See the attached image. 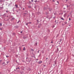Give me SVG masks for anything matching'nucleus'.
<instances>
[{"instance_id":"f257e3e1","label":"nucleus","mask_w":74,"mask_h":74,"mask_svg":"<svg viewBox=\"0 0 74 74\" xmlns=\"http://www.w3.org/2000/svg\"><path fill=\"white\" fill-rule=\"evenodd\" d=\"M42 63V62L41 61H40L38 62V64H40V63Z\"/></svg>"},{"instance_id":"f03ea898","label":"nucleus","mask_w":74,"mask_h":74,"mask_svg":"<svg viewBox=\"0 0 74 74\" xmlns=\"http://www.w3.org/2000/svg\"><path fill=\"white\" fill-rule=\"evenodd\" d=\"M20 68L19 67H18L16 68V70H17V69H20Z\"/></svg>"},{"instance_id":"7ed1b4c3","label":"nucleus","mask_w":74,"mask_h":74,"mask_svg":"<svg viewBox=\"0 0 74 74\" xmlns=\"http://www.w3.org/2000/svg\"><path fill=\"white\" fill-rule=\"evenodd\" d=\"M15 6L16 7H18V5H15Z\"/></svg>"},{"instance_id":"20e7f679","label":"nucleus","mask_w":74,"mask_h":74,"mask_svg":"<svg viewBox=\"0 0 74 74\" xmlns=\"http://www.w3.org/2000/svg\"><path fill=\"white\" fill-rule=\"evenodd\" d=\"M61 19H62V20H64V18H61Z\"/></svg>"},{"instance_id":"39448f33","label":"nucleus","mask_w":74,"mask_h":74,"mask_svg":"<svg viewBox=\"0 0 74 74\" xmlns=\"http://www.w3.org/2000/svg\"><path fill=\"white\" fill-rule=\"evenodd\" d=\"M69 21H71V18H69Z\"/></svg>"},{"instance_id":"423d86ee","label":"nucleus","mask_w":74,"mask_h":74,"mask_svg":"<svg viewBox=\"0 0 74 74\" xmlns=\"http://www.w3.org/2000/svg\"><path fill=\"white\" fill-rule=\"evenodd\" d=\"M23 50H25V47H24V49H23Z\"/></svg>"},{"instance_id":"0eeeda50","label":"nucleus","mask_w":74,"mask_h":74,"mask_svg":"<svg viewBox=\"0 0 74 74\" xmlns=\"http://www.w3.org/2000/svg\"><path fill=\"white\" fill-rule=\"evenodd\" d=\"M0 26H2V24H1V23L0 24Z\"/></svg>"},{"instance_id":"6e6552de","label":"nucleus","mask_w":74,"mask_h":74,"mask_svg":"<svg viewBox=\"0 0 74 74\" xmlns=\"http://www.w3.org/2000/svg\"><path fill=\"white\" fill-rule=\"evenodd\" d=\"M28 24H29V23H27V24H26V25H28Z\"/></svg>"},{"instance_id":"1a4fd4ad","label":"nucleus","mask_w":74,"mask_h":74,"mask_svg":"<svg viewBox=\"0 0 74 74\" xmlns=\"http://www.w3.org/2000/svg\"><path fill=\"white\" fill-rule=\"evenodd\" d=\"M57 51H59V49H58V48H57Z\"/></svg>"},{"instance_id":"9d476101","label":"nucleus","mask_w":74,"mask_h":74,"mask_svg":"<svg viewBox=\"0 0 74 74\" xmlns=\"http://www.w3.org/2000/svg\"><path fill=\"white\" fill-rule=\"evenodd\" d=\"M43 66L44 67H46V66L45 65H44Z\"/></svg>"},{"instance_id":"9b49d317","label":"nucleus","mask_w":74,"mask_h":74,"mask_svg":"<svg viewBox=\"0 0 74 74\" xmlns=\"http://www.w3.org/2000/svg\"><path fill=\"white\" fill-rule=\"evenodd\" d=\"M31 1L33 2V0H31Z\"/></svg>"},{"instance_id":"f8f14e48","label":"nucleus","mask_w":74,"mask_h":74,"mask_svg":"<svg viewBox=\"0 0 74 74\" xmlns=\"http://www.w3.org/2000/svg\"><path fill=\"white\" fill-rule=\"evenodd\" d=\"M6 58H7V57H9V56H6Z\"/></svg>"},{"instance_id":"ddd939ff","label":"nucleus","mask_w":74,"mask_h":74,"mask_svg":"<svg viewBox=\"0 0 74 74\" xmlns=\"http://www.w3.org/2000/svg\"><path fill=\"white\" fill-rule=\"evenodd\" d=\"M37 21L38 23V20H37Z\"/></svg>"},{"instance_id":"4468645a","label":"nucleus","mask_w":74,"mask_h":74,"mask_svg":"<svg viewBox=\"0 0 74 74\" xmlns=\"http://www.w3.org/2000/svg\"><path fill=\"white\" fill-rule=\"evenodd\" d=\"M57 3H58L59 4V2H58V1H57Z\"/></svg>"},{"instance_id":"2eb2a0df","label":"nucleus","mask_w":74,"mask_h":74,"mask_svg":"<svg viewBox=\"0 0 74 74\" xmlns=\"http://www.w3.org/2000/svg\"><path fill=\"white\" fill-rule=\"evenodd\" d=\"M40 51V50H39L38 51V53H39V51Z\"/></svg>"},{"instance_id":"dca6fc26","label":"nucleus","mask_w":74,"mask_h":74,"mask_svg":"<svg viewBox=\"0 0 74 74\" xmlns=\"http://www.w3.org/2000/svg\"><path fill=\"white\" fill-rule=\"evenodd\" d=\"M53 1L54 2V1H55L54 0H53Z\"/></svg>"},{"instance_id":"f3484780","label":"nucleus","mask_w":74,"mask_h":74,"mask_svg":"<svg viewBox=\"0 0 74 74\" xmlns=\"http://www.w3.org/2000/svg\"><path fill=\"white\" fill-rule=\"evenodd\" d=\"M6 12H8V11H6Z\"/></svg>"},{"instance_id":"a211bd4d","label":"nucleus","mask_w":74,"mask_h":74,"mask_svg":"<svg viewBox=\"0 0 74 74\" xmlns=\"http://www.w3.org/2000/svg\"><path fill=\"white\" fill-rule=\"evenodd\" d=\"M28 23H31V22H29Z\"/></svg>"},{"instance_id":"6ab92c4d","label":"nucleus","mask_w":74,"mask_h":74,"mask_svg":"<svg viewBox=\"0 0 74 74\" xmlns=\"http://www.w3.org/2000/svg\"><path fill=\"white\" fill-rule=\"evenodd\" d=\"M22 33V32H21V33Z\"/></svg>"},{"instance_id":"aec40b11","label":"nucleus","mask_w":74,"mask_h":74,"mask_svg":"<svg viewBox=\"0 0 74 74\" xmlns=\"http://www.w3.org/2000/svg\"><path fill=\"white\" fill-rule=\"evenodd\" d=\"M48 59V58H47L46 59L47 60Z\"/></svg>"},{"instance_id":"412c9836","label":"nucleus","mask_w":74,"mask_h":74,"mask_svg":"<svg viewBox=\"0 0 74 74\" xmlns=\"http://www.w3.org/2000/svg\"><path fill=\"white\" fill-rule=\"evenodd\" d=\"M51 43H52V42H51Z\"/></svg>"},{"instance_id":"4be33fe9","label":"nucleus","mask_w":74,"mask_h":74,"mask_svg":"<svg viewBox=\"0 0 74 74\" xmlns=\"http://www.w3.org/2000/svg\"><path fill=\"white\" fill-rule=\"evenodd\" d=\"M24 8H23V10H24Z\"/></svg>"},{"instance_id":"5701e85b","label":"nucleus","mask_w":74,"mask_h":74,"mask_svg":"<svg viewBox=\"0 0 74 74\" xmlns=\"http://www.w3.org/2000/svg\"><path fill=\"white\" fill-rule=\"evenodd\" d=\"M36 60H38V59Z\"/></svg>"},{"instance_id":"b1692460","label":"nucleus","mask_w":74,"mask_h":74,"mask_svg":"<svg viewBox=\"0 0 74 74\" xmlns=\"http://www.w3.org/2000/svg\"><path fill=\"white\" fill-rule=\"evenodd\" d=\"M2 0H1V1H2Z\"/></svg>"},{"instance_id":"393cba45","label":"nucleus","mask_w":74,"mask_h":74,"mask_svg":"<svg viewBox=\"0 0 74 74\" xmlns=\"http://www.w3.org/2000/svg\"><path fill=\"white\" fill-rule=\"evenodd\" d=\"M53 65H54V66H55V64H54Z\"/></svg>"}]
</instances>
